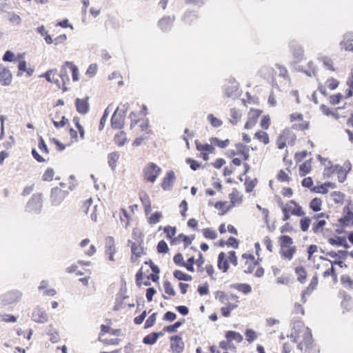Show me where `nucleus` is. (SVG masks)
I'll return each mask as SVG.
<instances>
[{
  "mask_svg": "<svg viewBox=\"0 0 353 353\" xmlns=\"http://www.w3.org/2000/svg\"><path fill=\"white\" fill-rule=\"evenodd\" d=\"M290 338L293 342H298L297 348L303 353H319V350L314 345L310 330L300 321L293 323Z\"/></svg>",
  "mask_w": 353,
  "mask_h": 353,
  "instance_id": "f257e3e1",
  "label": "nucleus"
},
{
  "mask_svg": "<svg viewBox=\"0 0 353 353\" xmlns=\"http://www.w3.org/2000/svg\"><path fill=\"white\" fill-rule=\"evenodd\" d=\"M162 172L161 168L153 162H150L143 169L144 179L150 183H154Z\"/></svg>",
  "mask_w": 353,
  "mask_h": 353,
  "instance_id": "f03ea898",
  "label": "nucleus"
},
{
  "mask_svg": "<svg viewBox=\"0 0 353 353\" xmlns=\"http://www.w3.org/2000/svg\"><path fill=\"white\" fill-rule=\"evenodd\" d=\"M43 207V198L41 194H34L26 205V211L32 213H38Z\"/></svg>",
  "mask_w": 353,
  "mask_h": 353,
  "instance_id": "7ed1b4c3",
  "label": "nucleus"
},
{
  "mask_svg": "<svg viewBox=\"0 0 353 353\" xmlns=\"http://www.w3.org/2000/svg\"><path fill=\"white\" fill-rule=\"evenodd\" d=\"M22 296V293L18 290L8 292L0 296V305L6 306L18 302Z\"/></svg>",
  "mask_w": 353,
  "mask_h": 353,
  "instance_id": "20e7f679",
  "label": "nucleus"
},
{
  "mask_svg": "<svg viewBox=\"0 0 353 353\" xmlns=\"http://www.w3.org/2000/svg\"><path fill=\"white\" fill-rule=\"evenodd\" d=\"M239 84L234 79L230 78L228 79L225 85L224 92L228 97H237L239 94Z\"/></svg>",
  "mask_w": 353,
  "mask_h": 353,
  "instance_id": "39448f33",
  "label": "nucleus"
},
{
  "mask_svg": "<svg viewBox=\"0 0 353 353\" xmlns=\"http://www.w3.org/2000/svg\"><path fill=\"white\" fill-rule=\"evenodd\" d=\"M290 122H296L299 121L301 123H294L292 125V128L299 130H304L307 129L309 127V123L307 121H303V115L301 113L294 112L290 114Z\"/></svg>",
  "mask_w": 353,
  "mask_h": 353,
  "instance_id": "423d86ee",
  "label": "nucleus"
},
{
  "mask_svg": "<svg viewBox=\"0 0 353 353\" xmlns=\"http://www.w3.org/2000/svg\"><path fill=\"white\" fill-rule=\"evenodd\" d=\"M66 196V192L56 187L52 189L50 194V202L52 205H59Z\"/></svg>",
  "mask_w": 353,
  "mask_h": 353,
  "instance_id": "0eeeda50",
  "label": "nucleus"
},
{
  "mask_svg": "<svg viewBox=\"0 0 353 353\" xmlns=\"http://www.w3.org/2000/svg\"><path fill=\"white\" fill-rule=\"evenodd\" d=\"M283 205L285 208V211L287 210L290 214L298 216H302L305 215V212L302 210V208L294 200H291Z\"/></svg>",
  "mask_w": 353,
  "mask_h": 353,
  "instance_id": "6e6552de",
  "label": "nucleus"
},
{
  "mask_svg": "<svg viewBox=\"0 0 353 353\" xmlns=\"http://www.w3.org/2000/svg\"><path fill=\"white\" fill-rule=\"evenodd\" d=\"M170 347L174 353H181L184 350V343L182 338L178 335L170 338Z\"/></svg>",
  "mask_w": 353,
  "mask_h": 353,
  "instance_id": "1a4fd4ad",
  "label": "nucleus"
},
{
  "mask_svg": "<svg viewBox=\"0 0 353 353\" xmlns=\"http://www.w3.org/2000/svg\"><path fill=\"white\" fill-rule=\"evenodd\" d=\"M32 319L37 323H44L48 321V316L44 309L37 307L32 314Z\"/></svg>",
  "mask_w": 353,
  "mask_h": 353,
  "instance_id": "9d476101",
  "label": "nucleus"
},
{
  "mask_svg": "<svg viewBox=\"0 0 353 353\" xmlns=\"http://www.w3.org/2000/svg\"><path fill=\"white\" fill-rule=\"evenodd\" d=\"M174 181H175L174 172L172 170L167 172L165 176L163 179V181L161 183V188L165 191L171 190Z\"/></svg>",
  "mask_w": 353,
  "mask_h": 353,
  "instance_id": "9b49d317",
  "label": "nucleus"
},
{
  "mask_svg": "<svg viewBox=\"0 0 353 353\" xmlns=\"http://www.w3.org/2000/svg\"><path fill=\"white\" fill-rule=\"evenodd\" d=\"M290 50L292 53L294 58L296 59V61L299 62L301 61L303 58V50L302 47L296 43V42H291L290 44Z\"/></svg>",
  "mask_w": 353,
  "mask_h": 353,
  "instance_id": "f8f14e48",
  "label": "nucleus"
},
{
  "mask_svg": "<svg viewBox=\"0 0 353 353\" xmlns=\"http://www.w3.org/2000/svg\"><path fill=\"white\" fill-rule=\"evenodd\" d=\"M75 105L77 111L81 114H85L89 111V103H88V97L85 99H77L75 101Z\"/></svg>",
  "mask_w": 353,
  "mask_h": 353,
  "instance_id": "ddd939ff",
  "label": "nucleus"
},
{
  "mask_svg": "<svg viewBox=\"0 0 353 353\" xmlns=\"http://www.w3.org/2000/svg\"><path fill=\"white\" fill-rule=\"evenodd\" d=\"M119 108L117 107L111 118V125L113 128L121 129L123 126L124 116L118 114Z\"/></svg>",
  "mask_w": 353,
  "mask_h": 353,
  "instance_id": "4468645a",
  "label": "nucleus"
},
{
  "mask_svg": "<svg viewBox=\"0 0 353 353\" xmlns=\"http://www.w3.org/2000/svg\"><path fill=\"white\" fill-rule=\"evenodd\" d=\"M11 82L12 74L10 70L3 65H0V83L3 85H8Z\"/></svg>",
  "mask_w": 353,
  "mask_h": 353,
  "instance_id": "2eb2a0df",
  "label": "nucleus"
},
{
  "mask_svg": "<svg viewBox=\"0 0 353 353\" xmlns=\"http://www.w3.org/2000/svg\"><path fill=\"white\" fill-rule=\"evenodd\" d=\"M92 203V199H89L86 200L85 203L83 204V210L86 213H88L89 210H90L92 212V213L90 214V218H91L92 221H93L94 222H96L97 221V216L96 214V210H97V205H94L92 207H91Z\"/></svg>",
  "mask_w": 353,
  "mask_h": 353,
  "instance_id": "dca6fc26",
  "label": "nucleus"
},
{
  "mask_svg": "<svg viewBox=\"0 0 353 353\" xmlns=\"http://www.w3.org/2000/svg\"><path fill=\"white\" fill-rule=\"evenodd\" d=\"M131 261L132 262L134 263L138 258L141 257L143 254V248L141 246L140 244L133 243L131 245Z\"/></svg>",
  "mask_w": 353,
  "mask_h": 353,
  "instance_id": "f3484780",
  "label": "nucleus"
},
{
  "mask_svg": "<svg viewBox=\"0 0 353 353\" xmlns=\"http://www.w3.org/2000/svg\"><path fill=\"white\" fill-rule=\"evenodd\" d=\"M341 50L353 52V39L349 34H345L340 42Z\"/></svg>",
  "mask_w": 353,
  "mask_h": 353,
  "instance_id": "a211bd4d",
  "label": "nucleus"
},
{
  "mask_svg": "<svg viewBox=\"0 0 353 353\" xmlns=\"http://www.w3.org/2000/svg\"><path fill=\"white\" fill-rule=\"evenodd\" d=\"M48 82L54 83L61 88V83L58 79L57 70H50L42 75Z\"/></svg>",
  "mask_w": 353,
  "mask_h": 353,
  "instance_id": "6ab92c4d",
  "label": "nucleus"
},
{
  "mask_svg": "<svg viewBox=\"0 0 353 353\" xmlns=\"http://www.w3.org/2000/svg\"><path fill=\"white\" fill-rule=\"evenodd\" d=\"M296 252L295 246L281 245V254L283 258L291 260Z\"/></svg>",
  "mask_w": 353,
  "mask_h": 353,
  "instance_id": "aec40b11",
  "label": "nucleus"
},
{
  "mask_svg": "<svg viewBox=\"0 0 353 353\" xmlns=\"http://www.w3.org/2000/svg\"><path fill=\"white\" fill-rule=\"evenodd\" d=\"M117 252L114 239L112 236L105 239V254H115Z\"/></svg>",
  "mask_w": 353,
  "mask_h": 353,
  "instance_id": "412c9836",
  "label": "nucleus"
},
{
  "mask_svg": "<svg viewBox=\"0 0 353 353\" xmlns=\"http://www.w3.org/2000/svg\"><path fill=\"white\" fill-rule=\"evenodd\" d=\"M17 62H19L18 69L19 71L27 72V73L28 74L29 76L32 74V70L27 69L26 62L24 60V54H17Z\"/></svg>",
  "mask_w": 353,
  "mask_h": 353,
  "instance_id": "4be33fe9",
  "label": "nucleus"
},
{
  "mask_svg": "<svg viewBox=\"0 0 353 353\" xmlns=\"http://www.w3.org/2000/svg\"><path fill=\"white\" fill-rule=\"evenodd\" d=\"M174 20V18L172 17H163L161 20H159V26H160L161 30H163V31H167L170 28L171 25L173 23Z\"/></svg>",
  "mask_w": 353,
  "mask_h": 353,
  "instance_id": "5701e85b",
  "label": "nucleus"
},
{
  "mask_svg": "<svg viewBox=\"0 0 353 353\" xmlns=\"http://www.w3.org/2000/svg\"><path fill=\"white\" fill-rule=\"evenodd\" d=\"M229 265L228 260L225 259V255L223 252H221L218 256V268L223 272H227Z\"/></svg>",
  "mask_w": 353,
  "mask_h": 353,
  "instance_id": "b1692460",
  "label": "nucleus"
},
{
  "mask_svg": "<svg viewBox=\"0 0 353 353\" xmlns=\"http://www.w3.org/2000/svg\"><path fill=\"white\" fill-rule=\"evenodd\" d=\"M225 337L230 343L232 341H235L236 343H241L243 341V336L234 331H228L225 334Z\"/></svg>",
  "mask_w": 353,
  "mask_h": 353,
  "instance_id": "393cba45",
  "label": "nucleus"
},
{
  "mask_svg": "<svg viewBox=\"0 0 353 353\" xmlns=\"http://www.w3.org/2000/svg\"><path fill=\"white\" fill-rule=\"evenodd\" d=\"M330 244L332 245H337V246H343L345 248H348L349 245L345 239V238L342 236H338L336 239L330 238L328 240Z\"/></svg>",
  "mask_w": 353,
  "mask_h": 353,
  "instance_id": "a878e982",
  "label": "nucleus"
},
{
  "mask_svg": "<svg viewBox=\"0 0 353 353\" xmlns=\"http://www.w3.org/2000/svg\"><path fill=\"white\" fill-rule=\"evenodd\" d=\"M196 148L198 151L201 152H208V153H212L214 148L212 145V144H202L201 143L199 142L198 141H195Z\"/></svg>",
  "mask_w": 353,
  "mask_h": 353,
  "instance_id": "bb28decb",
  "label": "nucleus"
},
{
  "mask_svg": "<svg viewBox=\"0 0 353 353\" xmlns=\"http://www.w3.org/2000/svg\"><path fill=\"white\" fill-rule=\"evenodd\" d=\"M120 154L118 152H112L108 156V164L112 170H114L117 165V162L119 160Z\"/></svg>",
  "mask_w": 353,
  "mask_h": 353,
  "instance_id": "cd10ccee",
  "label": "nucleus"
},
{
  "mask_svg": "<svg viewBox=\"0 0 353 353\" xmlns=\"http://www.w3.org/2000/svg\"><path fill=\"white\" fill-rule=\"evenodd\" d=\"M65 65L70 70L73 81H77L79 80V74L78 68L73 63L70 61H66L65 63Z\"/></svg>",
  "mask_w": 353,
  "mask_h": 353,
  "instance_id": "c85d7f7f",
  "label": "nucleus"
},
{
  "mask_svg": "<svg viewBox=\"0 0 353 353\" xmlns=\"http://www.w3.org/2000/svg\"><path fill=\"white\" fill-rule=\"evenodd\" d=\"M114 140L117 145L123 146L127 140L125 133L123 131L119 132L115 134Z\"/></svg>",
  "mask_w": 353,
  "mask_h": 353,
  "instance_id": "c756f323",
  "label": "nucleus"
},
{
  "mask_svg": "<svg viewBox=\"0 0 353 353\" xmlns=\"http://www.w3.org/2000/svg\"><path fill=\"white\" fill-rule=\"evenodd\" d=\"M258 117V114L256 113V112L250 113L248 120L247 121V122L245 123V129L252 128L256 123V117Z\"/></svg>",
  "mask_w": 353,
  "mask_h": 353,
  "instance_id": "7c9ffc66",
  "label": "nucleus"
},
{
  "mask_svg": "<svg viewBox=\"0 0 353 353\" xmlns=\"http://www.w3.org/2000/svg\"><path fill=\"white\" fill-rule=\"evenodd\" d=\"M233 288L238 291L243 292L245 294H249L252 291L251 286L246 283L234 284Z\"/></svg>",
  "mask_w": 353,
  "mask_h": 353,
  "instance_id": "2f4dec72",
  "label": "nucleus"
},
{
  "mask_svg": "<svg viewBox=\"0 0 353 353\" xmlns=\"http://www.w3.org/2000/svg\"><path fill=\"white\" fill-rule=\"evenodd\" d=\"M120 221L121 224L127 228L129 225L130 217L125 209H121L119 212Z\"/></svg>",
  "mask_w": 353,
  "mask_h": 353,
  "instance_id": "473e14b6",
  "label": "nucleus"
},
{
  "mask_svg": "<svg viewBox=\"0 0 353 353\" xmlns=\"http://www.w3.org/2000/svg\"><path fill=\"white\" fill-rule=\"evenodd\" d=\"M211 144L216 145L221 148H225L228 146L230 143L229 139H225L224 141H221L216 137H213L210 139Z\"/></svg>",
  "mask_w": 353,
  "mask_h": 353,
  "instance_id": "72a5a7b5",
  "label": "nucleus"
},
{
  "mask_svg": "<svg viewBox=\"0 0 353 353\" xmlns=\"http://www.w3.org/2000/svg\"><path fill=\"white\" fill-rule=\"evenodd\" d=\"M208 121L214 128H219L222 125L223 122L221 119L215 117L213 114H210L207 117Z\"/></svg>",
  "mask_w": 353,
  "mask_h": 353,
  "instance_id": "f704fd0d",
  "label": "nucleus"
},
{
  "mask_svg": "<svg viewBox=\"0 0 353 353\" xmlns=\"http://www.w3.org/2000/svg\"><path fill=\"white\" fill-rule=\"evenodd\" d=\"M6 19L9 22H10L16 26L20 25L21 21V19L19 17V15H18L14 12H9L8 14V15L6 16Z\"/></svg>",
  "mask_w": 353,
  "mask_h": 353,
  "instance_id": "c9c22d12",
  "label": "nucleus"
},
{
  "mask_svg": "<svg viewBox=\"0 0 353 353\" xmlns=\"http://www.w3.org/2000/svg\"><path fill=\"white\" fill-rule=\"evenodd\" d=\"M230 116H231L232 119L230 120V123H232V124L234 125L241 119V113L239 110H237L236 108H232L230 110Z\"/></svg>",
  "mask_w": 353,
  "mask_h": 353,
  "instance_id": "e433bc0d",
  "label": "nucleus"
},
{
  "mask_svg": "<svg viewBox=\"0 0 353 353\" xmlns=\"http://www.w3.org/2000/svg\"><path fill=\"white\" fill-rule=\"evenodd\" d=\"M320 62L323 63V65L325 68L330 70H334L333 67V61L332 60L327 57H321L318 58Z\"/></svg>",
  "mask_w": 353,
  "mask_h": 353,
  "instance_id": "4c0bfd02",
  "label": "nucleus"
},
{
  "mask_svg": "<svg viewBox=\"0 0 353 353\" xmlns=\"http://www.w3.org/2000/svg\"><path fill=\"white\" fill-rule=\"evenodd\" d=\"M174 276H175V278L180 281H191L192 279V276L187 274L181 270H175L174 272Z\"/></svg>",
  "mask_w": 353,
  "mask_h": 353,
  "instance_id": "58836bf2",
  "label": "nucleus"
},
{
  "mask_svg": "<svg viewBox=\"0 0 353 353\" xmlns=\"http://www.w3.org/2000/svg\"><path fill=\"white\" fill-rule=\"evenodd\" d=\"M254 137L259 141L267 145L270 142L268 134L265 132L259 131L255 133Z\"/></svg>",
  "mask_w": 353,
  "mask_h": 353,
  "instance_id": "ea45409f",
  "label": "nucleus"
},
{
  "mask_svg": "<svg viewBox=\"0 0 353 353\" xmlns=\"http://www.w3.org/2000/svg\"><path fill=\"white\" fill-rule=\"evenodd\" d=\"M274 70L276 73L279 74V77H283L284 79H287L288 78V70L280 64H276Z\"/></svg>",
  "mask_w": 353,
  "mask_h": 353,
  "instance_id": "a19ab883",
  "label": "nucleus"
},
{
  "mask_svg": "<svg viewBox=\"0 0 353 353\" xmlns=\"http://www.w3.org/2000/svg\"><path fill=\"white\" fill-rule=\"evenodd\" d=\"M48 334L50 336V341L52 343H55L59 341L60 336L59 332L57 330H54L51 325L50 326Z\"/></svg>",
  "mask_w": 353,
  "mask_h": 353,
  "instance_id": "79ce46f5",
  "label": "nucleus"
},
{
  "mask_svg": "<svg viewBox=\"0 0 353 353\" xmlns=\"http://www.w3.org/2000/svg\"><path fill=\"white\" fill-rule=\"evenodd\" d=\"M321 203L320 199L314 198L311 201L310 207L314 212H319L321 210Z\"/></svg>",
  "mask_w": 353,
  "mask_h": 353,
  "instance_id": "37998d69",
  "label": "nucleus"
},
{
  "mask_svg": "<svg viewBox=\"0 0 353 353\" xmlns=\"http://www.w3.org/2000/svg\"><path fill=\"white\" fill-rule=\"evenodd\" d=\"M158 339V335L155 333H151L145 336L143 339V343L145 344H154Z\"/></svg>",
  "mask_w": 353,
  "mask_h": 353,
  "instance_id": "c03bdc74",
  "label": "nucleus"
},
{
  "mask_svg": "<svg viewBox=\"0 0 353 353\" xmlns=\"http://www.w3.org/2000/svg\"><path fill=\"white\" fill-rule=\"evenodd\" d=\"M319 158L320 161H321V163L325 166L324 174L329 176L330 174L332 172L331 161L326 159L322 158L321 156H319Z\"/></svg>",
  "mask_w": 353,
  "mask_h": 353,
  "instance_id": "a18cd8bd",
  "label": "nucleus"
},
{
  "mask_svg": "<svg viewBox=\"0 0 353 353\" xmlns=\"http://www.w3.org/2000/svg\"><path fill=\"white\" fill-rule=\"evenodd\" d=\"M203 234L206 239H212V240L217 238V233L214 230H213L210 228L203 229Z\"/></svg>",
  "mask_w": 353,
  "mask_h": 353,
  "instance_id": "49530a36",
  "label": "nucleus"
},
{
  "mask_svg": "<svg viewBox=\"0 0 353 353\" xmlns=\"http://www.w3.org/2000/svg\"><path fill=\"white\" fill-rule=\"evenodd\" d=\"M216 299L219 300L222 304H228V302L230 301V299L225 292L222 291H218L216 293Z\"/></svg>",
  "mask_w": 353,
  "mask_h": 353,
  "instance_id": "de8ad7c7",
  "label": "nucleus"
},
{
  "mask_svg": "<svg viewBox=\"0 0 353 353\" xmlns=\"http://www.w3.org/2000/svg\"><path fill=\"white\" fill-rule=\"evenodd\" d=\"M296 273L298 275V281L301 283H304L306 279V272L303 267H297L295 270Z\"/></svg>",
  "mask_w": 353,
  "mask_h": 353,
  "instance_id": "09e8293b",
  "label": "nucleus"
},
{
  "mask_svg": "<svg viewBox=\"0 0 353 353\" xmlns=\"http://www.w3.org/2000/svg\"><path fill=\"white\" fill-rule=\"evenodd\" d=\"M66 65L65 64L61 67L60 70V73L58 74V78L60 77L61 79V81L63 83V85L65 83L66 81H69V77L67 74L66 72Z\"/></svg>",
  "mask_w": 353,
  "mask_h": 353,
  "instance_id": "8fccbe9b",
  "label": "nucleus"
},
{
  "mask_svg": "<svg viewBox=\"0 0 353 353\" xmlns=\"http://www.w3.org/2000/svg\"><path fill=\"white\" fill-rule=\"evenodd\" d=\"M310 169H311V165H310V163L306 161V162H304L303 163H302L300 166H299V172H300V174L301 176H304L306 174H307L308 172H310Z\"/></svg>",
  "mask_w": 353,
  "mask_h": 353,
  "instance_id": "3c124183",
  "label": "nucleus"
},
{
  "mask_svg": "<svg viewBox=\"0 0 353 353\" xmlns=\"http://www.w3.org/2000/svg\"><path fill=\"white\" fill-rule=\"evenodd\" d=\"M318 285V277L317 276H313L311 279L310 283L307 288L305 290L306 292H308L309 294H312V292L315 290Z\"/></svg>",
  "mask_w": 353,
  "mask_h": 353,
  "instance_id": "603ef678",
  "label": "nucleus"
},
{
  "mask_svg": "<svg viewBox=\"0 0 353 353\" xmlns=\"http://www.w3.org/2000/svg\"><path fill=\"white\" fill-rule=\"evenodd\" d=\"M242 257L243 258H245V259H250L251 262L252 263L253 262V265L251 264L250 265L248 268L246 270H245V272L246 273H252L253 270H254V267L256 265V262H254V256L251 255V254H243L242 255Z\"/></svg>",
  "mask_w": 353,
  "mask_h": 353,
  "instance_id": "864d4df0",
  "label": "nucleus"
},
{
  "mask_svg": "<svg viewBox=\"0 0 353 353\" xmlns=\"http://www.w3.org/2000/svg\"><path fill=\"white\" fill-rule=\"evenodd\" d=\"M184 321L185 320H183L182 321H177L173 325L165 326L164 327L163 330L170 333L174 332Z\"/></svg>",
  "mask_w": 353,
  "mask_h": 353,
  "instance_id": "5fc2aeb1",
  "label": "nucleus"
},
{
  "mask_svg": "<svg viewBox=\"0 0 353 353\" xmlns=\"http://www.w3.org/2000/svg\"><path fill=\"white\" fill-rule=\"evenodd\" d=\"M3 60L4 61L17 62V56L15 57L12 52L8 50L5 52V54L3 57Z\"/></svg>",
  "mask_w": 353,
  "mask_h": 353,
  "instance_id": "6e6d98bb",
  "label": "nucleus"
},
{
  "mask_svg": "<svg viewBox=\"0 0 353 353\" xmlns=\"http://www.w3.org/2000/svg\"><path fill=\"white\" fill-rule=\"evenodd\" d=\"M192 238L190 236H185L183 234H181L178 236V237L174 240V241H183L185 243V246L187 247L190 244H191Z\"/></svg>",
  "mask_w": 353,
  "mask_h": 353,
  "instance_id": "4d7b16f0",
  "label": "nucleus"
},
{
  "mask_svg": "<svg viewBox=\"0 0 353 353\" xmlns=\"http://www.w3.org/2000/svg\"><path fill=\"white\" fill-rule=\"evenodd\" d=\"M54 172L52 168H48L43 174L42 179L46 181H50L53 179Z\"/></svg>",
  "mask_w": 353,
  "mask_h": 353,
  "instance_id": "13d9d810",
  "label": "nucleus"
},
{
  "mask_svg": "<svg viewBox=\"0 0 353 353\" xmlns=\"http://www.w3.org/2000/svg\"><path fill=\"white\" fill-rule=\"evenodd\" d=\"M341 281L345 287L353 289V281L348 275L341 276Z\"/></svg>",
  "mask_w": 353,
  "mask_h": 353,
  "instance_id": "bf43d9fd",
  "label": "nucleus"
},
{
  "mask_svg": "<svg viewBox=\"0 0 353 353\" xmlns=\"http://www.w3.org/2000/svg\"><path fill=\"white\" fill-rule=\"evenodd\" d=\"M246 339L248 342L251 343L257 338L256 333L251 329H247L245 332Z\"/></svg>",
  "mask_w": 353,
  "mask_h": 353,
  "instance_id": "052dcab7",
  "label": "nucleus"
},
{
  "mask_svg": "<svg viewBox=\"0 0 353 353\" xmlns=\"http://www.w3.org/2000/svg\"><path fill=\"white\" fill-rule=\"evenodd\" d=\"M311 223V219L309 217H304L301 219L300 226L301 229L305 232L307 231L309 228V226Z\"/></svg>",
  "mask_w": 353,
  "mask_h": 353,
  "instance_id": "680f3d73",
  "label": "nucleus"
},
{
  "mask_svg": "<svg viewBox=\"0 0 353 353\" xmlns=\"http://www.w3.org/2000/svg\"><path fill=\"white\" fill-rule=\"evenodd\" d=\"M330 196L336 203H342L343 201V194L340 192H334Z\"/></svg>",
  "mask_w": 353,
  "mask_h": 353,
  "instance_id": "e2e57ef3",
  "label": "nucleus"
},
{
  "mask_svg": "<svg viewBox=\"0 0 353 353\" xmlns=\"http://www.w3.org/2000/svg\"><path fill=\"white\" fill-rule=\"evenodd\" d=\"M325 221L320 220L314 223L312 227V230L314 233H319L323 231V227L325 225Z\"/></svg>",
  "mask_w": 353,
  "mask_h": 353,
  "instance_id": "0e129e2a",
  "label": "nucleus"
},
{
  "mask_svg": "<svg viewBox=\"0 0 353 353\" xmlns=\"http://www.w3.org/2000/svg\"><path fill=\"white\" fill-rule=\"evenodd\" d=\"M161 216H162L161 212H156L150 216V217L149 219V223L150 224H156L160 221Z\"/></svg>",
  "mask_w": 353,
  "mask_h": 353,
  "instance_id": "69168bd1",
  "label": "nucleus"
},
{
  "mask_svg": "<svg viewBox=\"0 0 353 353\" xmlns=\"http://www.w3.org/2000/svg\"><path fill=\"white\" fill-rule=\"evenodd\" d=\"M163 288L166 294L170 296L175 295V291L169 281H166L163 283Z\"/></svg>",
  "mask_w": 353,
  "mask_h": 353,
  "instance_id": "338daca9",
  "label": "nucleus"
},
{
  "mask_svg": "<svg viewBox=\"0 0 353 353\" xmlns=\"http://www.w3.org/2000/svg\"><path fill=\"white\" fill-rule=\"evenodd\" d=\"M339 81L334 78H330L326 81V85L330 89V90H334L339 85Z\"/></svg>",
  "mask_w": 353,
  "mask_h": 353,
  "instance_id": "774afa93",
  "label": "nucleus"
}]
</instances>
